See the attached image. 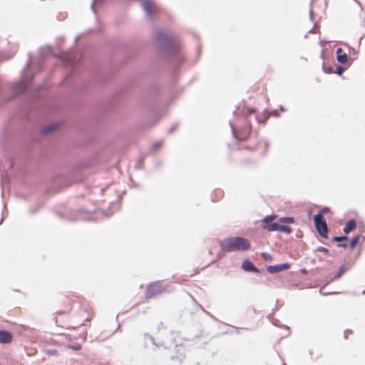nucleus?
<instances>
[{
  "label": "nucleus",
  "mask_w": 365,
  "mask_h": 365,
  "mask_svg": "<svg viewBox=\"0 0 365 365\" xmlns=\"http://www.w3.org/2000/svg\"><path fill=\"white\" fill-rule=\"evenodd\" d=\"M222 251L227 252L246 251L250 248L248 240L242 237H232L225 238L220 243Z\"/></svg>",
  "instance_id": "1"
},
{
  "label": "nucleus",
  "mask_w": 365,
  "mask_h": 365,
  "mask_svg": "<svg viewBox=\"0 0 365 365\" xmlns=\"http://www.w3.org/2000/svg\"><path fill=\"white\" fill-rule=\"evenodd\" d=\"M273 219L274 217L267 216L263 220L264 223L263 228L264 230L268 231H281L287 234L292 232V228L287 225H283L277 222L272 223L271 222L273 220Z\"/></svg>",
  "instance_id": "2"
},
{
  "label": "nucleus",
  "mask_w": 365,
  "mask_h": 365,
  "mask_svg": "<svg viewBox=\"0 0 365 365\" xmlns=\"http://www.w3.org/2000/svg\"><path fill=\"white\" fill-rule=\"evenodd\" d=\"M314 222L316 230L320 236L324 238H327L328 227L324 217H321V215H315L314 217Z\"/></svg>",
  "instance_id": "3"
},
{
  "label": "nucleus",
  "mask_w": 365,
  "mask_h": 365,
  "mask_svg": "<svg viewBox=\"0 0 365 365\" xmlns=\"http://www.w3.org/2000/svg\"><path fill=\"white\" fill-rule=\"evenodd\" d=\"M164 292V289L162 287V284L159 282H155L149 284L146 287L145 297L148 299L152 298L153 297L160 294Z\"/></svg>",
  "instance_id": "4"
},
{
  "label": "nucleus",
  "mask_w": 365,
  "mask_h": 365,
  "mask_svg": "<svg viewBox=\"0 0 365 365\" xmlns=\"http://www.w3.org/2000/svg\"><path fill=\"white\" fill-rule=\"evenodd\" d=\"M143 8L148 16H152L156 11V6L152 0H143L142 2Z\"/></svg>",
  "instance_id": "5"
},
{
  "label": "nucleus",
  "mask_w": 365,
  "mask_h": 365,
  "mask_svg": "<svg viewBox=\"0 0 365 365\" xmlns=\"http://www.w3.org/2000/svg\"><path fill=\"white\" fill-rule=\"evenodd\" d=\"M251 131L250 124L247 125L242 130L235 132L236 138L240 140H245L248 138Z\"/></svg>",
  "instance_id": "6"
},
{
  "label": "nucleus",
  "mask_w": 365,
  "mask_h": 365,
  "mask_svg": "<svg viewBox=\"0 0 365 365\" xmlns=\"http://www.w3.org/2000/svg\"><path fill=\"white\" fill-rule=\"evenodd\" d=\"M290 267V264L289 263H284L280 264H276L273 266H268L267 267V271L269 273H276L281 272L282 270L288 269Z\"/></svg>",
  "instance_id": "7"
},
{
  "label": "nucleus",
  "mask_w": 365,
  "mask_h": 365,
  "mask_svg": "<svg viewBox=\"0 0 365 365\" xmlns=\"http://www.w3.org/2000/svg\"><path fill=\"white\" fill-rule=\"evenodd\" d=\"M13 340L12 334L6 330L0 329V343L1 344H9Z\"/></svg>",
  "instance_id": "8"
},
{
  "label": "nucleus",
  "mask_w": 365,
  "mask_h": 365,
  "mask_svg": "<svg viewBox=\"0 0 365 365\" xmlns=\"http://www.w3.org/2000/svg\"><path fill=\"white\" fill-rule=\"evenodd\" d=\"M242 267L245 271L253 272H259L257 268L253 264V263L247 259L245 260L242 262Z\"/></svg>",
  "instance_id": "9"
},
{
  "label": "nucleus",
  "mask_w": 365,
  "mask_h": 365,
  "mask_svg": "<svg viewBox=\"0 0 365 365\" xmlns=\"http://www.w3.org/2000/svg\"><path fill=\"white\" fill-rule=\"evenodd\" d=\"M343 50L341 48H339L336 50V59L339 62L341 63H345L348 61V56L346 53H342Z\"/></svg>",
  "instance_id": "10"
},
{
  "label": "nucleus",
  "mask_w": 365,
  "mask_h": 365,
  "mask_svg": "<svg viewBox=\"0 0 365 365\" xmlns=\"http://www.w3.org/2000/svg\"><path fill=\"white\" fill-rule=\"evenodd\" d=\"M356 227V222L354 220H349L344 228V232L346 234H349L353 231Z\"/></svg>",
  "instance_id": "11"
},
{
  "label": "nucleus",
  "mask_w": 365,
  "mask_h": 365,
  "mask_svg": "<svg viewBox=\"0 0 365 365\" xmlns=\"http://www.w3.org/2000/svg\"><path fill=\"white\" fill-rule=\"evenodd\" d=\"M360 237H361V235H357L351 240V243H350V247L352 249L356 246V245L358 244V242L359 241Z\"/></svg>",
  "instance_id": "12"
},
{
  "label": "nucleus",
  "mask_w": 365,
  "mask_h": 365,
  "mask_svg": "<svg viewBox=\"0 0 365 365\" xmlns=\"http://www.w3.org/2000/svg\"><path fill=\"white\" fill-rule=\"evenodd\" d=\"M329 212L330 209L325 207L322 208L316 215H321V217H324V215L329 213Z\"/></svg>",
  "instance_id": "13"
},
{
  "label": "nucleus",
  "mask_w": 365,
  "mask_h": 365,
  "mask_svg": "<svg viewBox=\"0 0 365 365\" xmlns=\"http://www.w3.org/2000/svg\"><path fill=\"white\" fill-rule=\"evenodd\" d=\"M83 312V317H84V320L80 322L78 325V326H81V325H83L84 324V321H86L89 319V314L88 313L87 310L86 309H83L82 311Z\"/></svg>",
  "instance_id": "14"
},
{
  "label": "nucleus",
  "mask_w": 365,
  "mask_h": 365,
  "mask_svg": "<svg viewBox=\"0 0 365 365\" xmlns=\"http://www.w3.org/2000/svg\"><path fill=\"white\" fill-rule=\"evenodd\" d=\"M262 258L264 259V260H267V261H269V262H272L273 258L272 257V255L269 253H267V252H263L262 253Z\"/></svg>",
  "instance_id": "15"
},
{
  "label": "nucleus",
  "mask_w": 365,
  "mask_h": 365,
  "mask_svg": "<svg viewBox=\"0 0 365 365\" xmlns=\"http://www.w3.org/2000/svg\"><path fill=\"white\" fill-rule=\"evenodd\" d=\"M279 221L282 222H286V223H293L294 222V220L292 217H282L279 220Z\"/></svg>",
  "instance_id": "16"
},
{
  "label": "nucleus",
  "mask_w": 365,
  "mask_h": 365,
  "mask_svg": "<svg viewBox=\"0 0 365 365\" xmlns=\"http://www.w3.org/2000/svg\"><path fill=\"white\" fill-rule=\"evenodd\" d=\"M347 239H348L347 236L334 237L333 238L334 241H335V242H341V241L346 240Z\"/></svg>",
  "instance_id": "17"
},
{
  "label": "nucleus",
  "mask_w": 365,
  "mask_h": 365,
  "mask_svg": "<svg viewBox=\"0 0 365 365\" xmlns=\"http://www.w3.org/2000/svg\"><path fill=\"white\" fill-rule=\"evenodd\" d=\"M338 75H341L344 72V68L342 66H337L336 71H334Z\"/></svg>",
  "instance_id": "18"
},
{
  "label": "nucleus",
  "mask_w": 365,
  "mask_h": 365,
  "mask_svg": "<svg viewBox=\"0 0 365 365\" xmlns=\"http://www.w3.org/2000/svg\"><path fill=\"white\" fill-rule=\"evenodd\" d=\"M324 71L327 73H334L333 68L331 66H324Z\"/></svg>",
  "instance_id": "19"
},
{
  "label": "nucleus",
  "mask_w": 365,
  "mask_h": 365,
  "mask_svg": "<svg viewBox=\"0 0 365 365\" xmlns=\"http://www.w3.org/2000/svg\"><path fill=\"white\" fill-rule=\"evenodd\" d=\"M345 272V269L344 267H341L339 269V274L336 275L337 277H341Z\"/></svg>",
  "instance_id": "20"
},
{
  "label": "nucleus",
  "mask_w": 365,
  "mask_h": 365,
  "mask_svg": "<svg viewBox=\"0 0 365 365\" xmlns=\"http://www.w3.org/2000/svg\"><path fill=\"white\" fill-rule=\"evenodd\" d=\"M54 129H55V127L51 126V127L47 128L44 132L47 133H49V132L53 130Z\"/></svg>",
  "instance_id": "21"
},
{
  "label": "nucleus",
  "mask_w": 365,
  "mask_h": 365,
  "mask_svg": "<svg viewBox=\"0 0 365 365\" xmlns=\"http://www.w3.org/2000/svg\"><path fill=\"white\" fill-rule=\"evenodd\" d=\"M81 346L80 344H77V345L73 346V349L75 350H79V349H81Z\"/></svg>",
  "instance_id": "22"
},
{
  "label": "nucleus",
  "mask_w": 365,
  "mask_h": 365,
  "mask_svg": "<svg viewBox=\"0 0 365 365\" xmlns=\"http://www.w3.org/2000/svg\"><path fill=\"white\" fill-rule=\"evenodd\" d=\"M74 303L78 304V307L81 306V302L78 299L74 301Z\"/></svg>",
  "instance_id": "23"
},
{
  "label": "nucleus",
  "mask_w": 365,
  "mask_h": 365,
  "mask_svg": "<svg viewBox=\"0 0 365 365\" xmlns=\"http://www.w3.org/2000/svg\"><path fill=\"white\" fill-rule=\"evenodd\" d=\"M98 0H94L92 3V7L94 8V6L96 4V2Z\"/></svg>",
  "instance_id": "24"
},
{
  "label": "nucleus",
  "mask_w": 365,
  "mask_h": 365,
  "mask_svg": "<svg viewBox=\"0 0 365 365\" xmlns=\"http://www.w3.org/2000/svg\"><path fill=\"white\" fill-rule=\"evenodd\" d=\"M340 247H346L347 245L346 244L339 245Z\"/></svg>",
  "instance_id": "25"
},
{
  "label": "nucleus",
  "mask_w": 365,
  "mask_h": 365,
  "mask_svg": "<svg viewBox=\"0 0 365 365\" xmlns=\"http://www.w3.org/2000/svg\"><path fill=\"white\" fill-rule=\"evenodd\" d=\"M56 323H59V317L56 318Z\"/></svg>",
  "instance_id": "26"
},
{
  "label": "nucleus",
  "mask_w": 365,
  "mask_h": 365,
  "mask_svg": "<svg viewBox=\"0 0 365 365\" xmlns=\"http://www.w3.org/2000/svg\"><path fill=\"white\" fill-rule=\"evenodd\" d=\"M59 326H61V327H67L66 325H63V324H59Z\"/></svg>",
  "instance_id": "27"
}]
</instances>
